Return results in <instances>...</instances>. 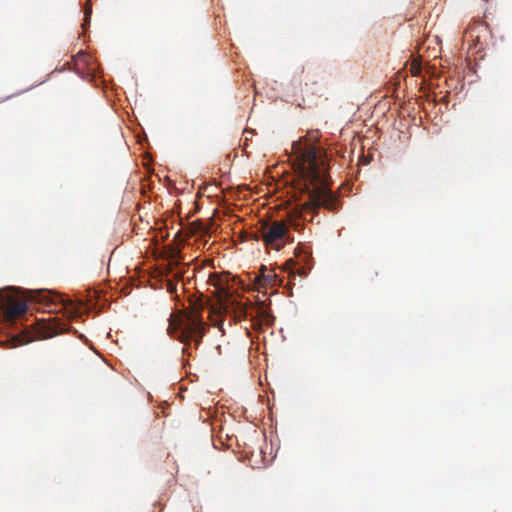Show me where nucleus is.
<instances>
[{
  "instance_id": "7",
  "label": "nucleus",
  "mask_w": 512,
  "mask_h": 512,
  "mask_svg": "<svg viewBox=\"0 0 512 512\" xmlns=\"http://www.w3.org/2000/svg\"><path fill=\"white\" fill-rule=\"evenodd\" d=\"M51 304L60 305L59 311H63L64 314L69 318H78L81 316L83 303L81 301H73L71 299H66L64 296L60 294H53L51 296Z\"/></svg>"
},
{
  "instance_id": "1",
  "label": "nucleus",
  "mask_w": 512,
  "mask_h": 512,
  "mask_svg": "<svg viewBox=\"0 0 512 512\" xmlns=\"http://www.w3.org/2000/svg\"><path fill=\"white\" fill-rule=\"evenodd\" d=\"M296 155V186L300 193L307 195L303 209L315 212L319 208L335 211L339 207L338 197L331 191L328 173V159L324 149L306 138L292 144Z\"/></svg>"
},
{
  "instance_id": "9",
  "label": "nucleus",
  "mask_w": 512,
  "mask_h": 512,
  "mask_svg": "<svg viewBox=\"0 0 512 512\" xmlns=\"http://www.w3.org/2000/svg\"><path fill=\"white\" fill-rule=\"evenodd\" d=\"M37 334L41 338H49L55 336L58 331L62 330L58 319H41L37 323Z\"/></svg>"
},
{
  "instance_id": "14",
  "label": "nucleus",
  "mask_w": 512,
  "mask_h": 512,
  "mask_svg": "<svg viewBox=\"0 0 512 512\" xmlns=\"http://www.w3.org/2000/svg\"><path fill=\"white\" fill-rule=\"evenodd\" d=\"M290 225H291L295 230H299V229H300V224H299L297 221H293V220H291V221H290Z\"/></svg>"
},
{
  "instance_id": "16",
  "label": "nucleus",
  "mask_w": 512,
  "mask_h": 512,
  "mask_svg": "<svg viewBox=\"0 0 512 512\" xmlns=\"http://www.w3.org/2000/svg\"><path fill=\"white\" fill-rule=\"evenodd\" d=\"M54 293H48V297H49V300L51 301V296L53 295ZM44 298H47V295H44Z\"/></svg>"
},
{
  "instance_id": "13",
  "label": "nucleus",
  "mask_w": 512,
  "mask_h": 512,
  "mask_svg": "<svg viewBox=\"0 0 512 512\" xmlns=\"http://www.w3.org/2000/svg\"><path fill=\"white\" fill-rule=\"evenodd\" d=\"M421 69V64L417 60H413L410 67L411 74L413 76H419Z\"/></svg>"
},
{
  "instance_id": "5",
  "label": "nucleus",
  "mask_w": 512,
  "mask_h": 512,
  "mask_svg": "<svg viewBox=\"0 0 512 512\" xmlns=\"http://www.w3.org/2000/svg\"><path fill=\"white\" fill-rule=\"evenodd\" d=\"M26 311V303L17 295L0 291V313L3 314L7 321H14L24 315Z\"/></svg>"
},
{
  "instance_id": "6",
  "label": "nucleus",
  "mask_w": 512,
  "mask_h": 512,
  "mask_svg": "<svg viewBox=\"0 0 512 512\" xmlns=\"http://www.w3.org/2000/svg\"><path fill=\"white\" fill-rule=\"evenodd\" d=\"M487 35L488 29L484 24H475L464 32V41L469 43V49L473 46L478 52L484 49V42L486 41Z\"/></svg>"
},
{
  "instance_id": "4",
  "label": "nucleus",
  "mask_w": 512,
  "mask_h": 512,
  "mask_svg": "<svg viewBox=\"0 0 512 512\" xmlns=\"http://www.w3.org/2000/svg\"><path fill=\"white\" fill-rule=\"evenodd\" d=\"M260 234L264 244L277 251L281 250L286 243L294 241V238L289 234V227L285 221L275 220L271 223H262Z\"/></svg>"
},
{
  "instance_id": "11",
  "label": "nucleus",
  "mask_w": 512,
  "mask_h": 512,
  "mask_svg": "<svg viewBox=\"0 0 512 512\" xmlns=\"http://www.w3.org/2000/svg\"><path fill=\"white\" fill-rule=\"evenodd\" d=\"M296 257L303 261L306 265H309V262L312 258V254L310 251L306 250L303 246H297L295 248Z\"/></svg>"
},
{
  "instance_id": "17",
  "label": "nucleus",
  "mask_w": 512,
  "mask_h": 512,
  "mask_svg": "<svg viewBox=\"0 0 512 512\" xmlns=\"http://www.w3.org/2000/svg\"><path fill=\"white\" fill-rule=\"evenodd\" d=\"M289 263H293V260L292 259H289V261L287 262V264Z\"/></svg>"
},
{
  "instance_id": "15",
  "label": "nucleus",
  "mask_w": 512,
  "mask_h": 512,
  "mask_svg": "<svg viewBox=\"0 0 512 512\" xmlns=\"http://www.w3.org/2000/svg\"><path fill=\"white\" fill-rule=\"evenodd\" d=\"M317 138H318V132H312L311 139H317Z\"/></svg>"
},
{
  "instance_id": "2",
  "label": "nucleus",
  "mask_w": 512,
  "mask_h": 512,
  "mask_svg": "<svg viewBox=\"0 0 512 512\" xmlns=\"http://www.w3.org/2000/svg\"><path fill=\"white\" fill-rule=\"evenodd\" d=\"M229 276L222 273H212L209 276L208 283L215 288L213 292L216 297V304L211 307L209 312H214L218 315H232L235 321L255 317L264 318L268 316L267 311L263 306L250 307L246 302L229 291L228 287Z\"/></svg>"
},
{
  "instance_id": "3",
  "label": "nucleus",
  "mask_w": 512,
  "mask_h": 512,
  "mask_svg": "<svg viewBox=\"0 0 512 512\" xmlns=\"http://www.w3.org/2000/svg\"><path fill=\"white\" fill-rule=\"evenodd\" d=\"M204 309L201 303H194L188 311L170 316L168 334L184 344L183 353H187L192 344L197 348L205 335V323L201 315Z\"/></svg>"
},
{
  "instance_id": "12",
  "label": "nucleus",
  "mask_w": 512,
  "mask_h": 512,
  "mask_svg": "<svg viewBox=\"0 0 512 512\" xmlns=\"http://www.w3.org/2000/svg\"><path fill=\"white\" fill-rule=\"evenodd\" d=\"M91 13H92V3L90 0H86L85 2V5H84V20H85V24H88L89 21H90V16H91Z\"/></svg>"
},
{
  "instance_id": "8",
  "label": "nucleus",
  "mask_w": 512,
  "mask_h": 512,
  "mask_svg": "<svg viewBox=\"0 0 512 512\" xmlns=\"http://www.w3.org/2000/svg\"><path fill=\"white\" fill-rule=\"evenodd\" d=\"M74 68L76 72L80 75H91V73L95 70V64L93 63L92 57L83 52H78L73 58Z\"/></svg>"
},
{
  "instance_id": "10",
  "label": "nucleus",
  "mask_w": 512,
  "mask_h": 512,
  "mask_svg": "<svg viewBox=\"0 0 512 512\" xmlns=\"http://www.w3.org/2000/svg\"><path fill=\"white\" fill-rule=\"evenodd\" d=\"M256 281L260 287H265L267 285L274 286L277 282L276 275L266 268V266L262 265L260 268V274L256 276Z\"/></svg>"
}]
</instances>
